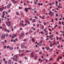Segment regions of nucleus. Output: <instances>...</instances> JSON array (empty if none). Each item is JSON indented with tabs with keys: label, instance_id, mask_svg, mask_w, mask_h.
<instances>
[{
	"label": "nucleus",
	"instance_id": "nucleus-5",
	"mask_svg": "<svg viewBox=\"0 0 64 64\" xmlns=\"http://www.w3.org/2000/svg\"><path fill=\"white\" fill-rule=\"evenodd\" d=\"M24 47V44L23 43L21 45V48H23Z\"/></svg>",
	"mask_w": 64,
	"mask_h": 64
},
{
	"label": "nucleus",
	"instance_id": "nucleus-23",
	"mask_svg": "<svg viewBox=\"0 0 64 64\" xmlns=\"http://www.w3.org/2000/svg\"><path fill=\"white\" fill-rule=\"evenodd\" d=\"M25 22L26 23H28V21L27 20H26Z\"/></svg>",
	"mask_w": 64,
	"mask_h": 64
},
{
	"label": "nucleus",
	"instance_id": "nucleus-2",
	"mask_svg": "<svg viewBox=\"0 0 64 64\" xmlns=\"http://www.w3.org/2000/svg\"><path fill=\"white\" fill-rule=\"evenodd\" d=\"M54 14V13L52 12V11H50L49 12V14L51 16H53V15Z\"/></svg>",
	"mask_w": 64,
	"mask_h": 64
},
{
	"label": "nucleus",
	"instance_id": "nucleus-61",
	"mask_svg": "<svg viewBox=\"0 0 64 64\" xmlns=\"http://www.w3.org/2000/svg\"><path fill=\"white\" fill-rule=\"evenodd\" d=\"M42 49L43 50H44V47H42Z\"/></svg>",
	"mask_w": 64,
	"mask_h": 64
},
{
	"label": "nucleus",
	"instance_id": "nucleus-40",
	"mask_svg": "<svg viewBox=\"0 0 64 64\" xmlns=\"http://www.w3.org/2000/svg\"><path fill=\"white\" fill-rule=\"evenodd\" d=\"M38 19V17L37 16L36 18V20H37Z\"/></svg>",
	"mask_w": 64,
	"mask_h": 64
},
{
	"label": "nucleus",
	"instance_id": "nucleus-9",
	"mask_svg": "<svg viewBox=\"0 0 64 64\" xmlns=\"http://www.w3.org/2000/svg\"><path fill=\"white\" fill-rule=\"evenodd\" d=\"M15 37H16V34H14V35H13L12 36V38L13 39L14 38H15Z\"/></svg>",
	"mask_w": 64,
	"mask_h": 64
},
{
	"label": "nucleus",
	"instance_id": "nucleus-58",
	"mask_svg": "<svg viewBox=\"0 0 64 64\" xmlns=\"http://www.w3.org/2000/svg\"><path fill=\"white\" fill-rule=\"evenodd\" d=\"M58 8H60V6H58Z\"/></svg>",
	"mask_w": 64,
	"mask_h": 64
},
{
	"label": "nucleus",
	"instance_id": "nucleus-36",
	"mask_svg": "<svg viewBox=\"0 0 64 64\" xmlns=\"http://www.w3.org/2000/svg\"><path fill=\"white\" fill-rule=\"evenodd\" d=\"M1 43H2L3 44H4V42H1Z\"/></svg>",
	"mask_w": 64,
	"mask_h": 64
},
{
	"label": "nucleus",
	"instance_id": "nucleus-60",
	"mask_svg": "<svg viewBox=\"0 0 64 64\" xmlns=\"http://www.w3.org/2000/svg\"><path fill=\"white\" fill-rule=\"evenodd\" d=\"M59 42L58 41L57 42V44H59Z\"/></svg>",
	"mask_w": 64,
	"mask_h": 64
},
{
	"label": "nucleus",
	"instance_id": "nucleus-38",
	"mask_svg": "<svg viewBox=\"0 0 64 64\" xmlns=\"http://www.w3.org/2000/svg\"><path fill=\"white\" fill-rule=\"evenodd\" d=\"M49 47H48L47 48V50H49Z\"/></svg>",
	"mask_w": 64,
	"mask_h": 64
},
{
	"label": "nucleus",
	"instance_id": "nucleus-8",
	"mask_svg": "<svg viewBox=\"0 0 64 64\" xmlns=\"http://www.w3.org/2000/svg\"><path fill=\"white\" fill-rule=\"evenodd\" d=\"M24 10L26 12H27L28 10V9L27 8H24Z\"/></svg>",
	"mask_w": 64,
	"mask_h": 64
},
{
	"label": "nucleus",
	"instance_id": "nucleus-7",
	"mask_svg": "<svg viewBox=\"0 0 64 64\" xmlns=\"http://www.w3.org/2000/svg\"><path fill=\"white\" fill-rule=\"evenodd\" d=\"M30 56L32 57H34V55H33V52H32Z\"/></svg>",
	"mask_w": 64,
	"mask_h": 64
},
{
	"label": "nucleus",
	"instance_id": "nucleus-53",
	"mask_svg": "<svg viewBox=\"0 0 64 64\" xmlns=\"http://www.w3.org/2000/svg\"><path fill=\"white\" fill-rule=\"evenodd\" d=\"M60 59H62V57H60Z\"/></svg>",
	"mask_w": 64,
	"mask_h": 64
},
{
	"label": "nucleus",
	"instance_id": "nucleus-24",
	"mask_svg": "<svg viewBox=\"0 0 64 64\" xmlns=\"http://www.w3.org/2000/svg\"><path fill=\"white\" fill-rule=\"evenodd\" d=\"M53 60V58H51L50 59V61H52Z\"/></svg>",
	"mask_w": 64,
	"mask_h": 64
},
{
	"label": "nucleus",
	"instance_id": "nucleus-14",
	"mask_svg": "<svg viewBox=\"0 0 64 64\" xmlns=\"http://www.w3.org/2000/svg\"><path fill=\"white\" fill-rule=\"evenodd\" d=\"M21 36H23L24 35V33L22 32L21 34Z\"/></svg>",
	"mask_w": 64,
	"mask_h": 64
},
{
	"label": "nucleus",
	"instance_id": "nucleus-31",
	"mask_svg": "<svg viewBox=\"0 0 64 64\" xmlns=\"http://www.w3.org/2000/svg\"><path fill=\"white\" fill-rule=\"evenodd\" d=\"M2 15L3 16H4L5 15V14L4 13H3V14H2Z\"/></svg>",
	"mask_w": 64,
	"mask_h": 64
},
{
	"label": "nucleus",
	"instance_id": "nucleus-19",
	"mask_svg": "<svg viewBox=\"0 0 64 64\" xmlns=\"http://www.w3.org/2000/svg\"><path fill=\"white\" fill-rule=\"evenodd\" d=\"M4 49H6V46H4Z\"/></svg>",
	"mask_w": 64,
	"mask_h": 64
},
{
	"label": "nucleus",
	"instance_id": "nucleus-26",
	"mask_svg": "<svg viewBox=\"0 0 64 64\" xmlns=\"http://www.w3.org/2000/svg\"><path fill=\"white\" fill-rule=\"evenodd\" d=\"M53 43H54V44L55 43V40H54Z\"/></svg>",
	"mask_w": 64,
	"mask_h": 64
},
{
	"label": "nucleus",
	"instance_id": "nucleus-33",
	"mask_svg": "<svg viewBox=\"0 0 64 64\" xmlns=\"http://www.w3.org/2000/svg\"><path fill=\"white\" fill-rule=\"evenodd\" d=\"M6 37H8V34H6Z\"/></svg>",
	"mask_w": 64,
	"mask_h": 64
},
{
	"label": "nucleus",
	"instance_id": "nucleus-55",
	"mask_svg": "<svg viewBox=\"0 0 64 64\" xmlns=\"http://www.w3.org/2000/svg\"><path fill=\"white\" fill-rule=\"evenodd\" d=\"M9 30H7V32H9Z\"/></svg>",
	"mask_w": 64,
	"mask_h": 64
},
{
	"label": "nucleus",
	"instance_id": "nucleus-21",
	"mask_svg": "<svg viewBox=\"0 0 64 64\" xmlns=\"http://www.w3.org/2000/svg\"><path fill=\"white\" fill-rule=\"evenodd\" d=\"M32 42H34V38L32 39Z\"/></svg>",
	"mask_w": 64,
	"mask_h": 64
},
{
	"label": "nucleus",
	"instance_id": "nucleus-10",
	"mask_svg": "<svg viewBox=\"0 0 64 64\" xmlns=\"http://www.w3.org/2000/svg\"><path fill=\"white\" fill-rule=\"evenodd\" d=\"M32 21L33 22H36V20L35 19H34L32 20Z\"/></svg>",
	"mask_w": 64,
	"mask_h": 64
},
{
	"label": "nucleus",
	"instance_id": "nucleus-59",
	"mask_svg": "<svg viewBox=\"0 0 64 64\" xmlns=\"http://www.w3.org/2000/svg\"><path fill=\"white\" fill-rule=\"evenodd\" d=\"M29 1H28L27 2V3H29Z\"/></svg>",
	"mask_w": 64,
	"mask_h": 64
},
{
	"label": "nucleus",
	"instance_id": "nucleus-3",
	"mask_svg": "<svg viewBox=\"0 0 64 64\" xmlns=\"http://www.w3.org/2000/svg\"><path fill=\"white\" fill-rule=\"evenodd\" d=\"M7 25L8 26H10V25L11 24V23H10V22H8V23H6Z\"/></svg>",
	"mask_w": 64,
	"mask_h": 64
},
{
	"label": "nucleus",
	"instance_id": "nucleus-13",
	"mask_svg": "<svg viewBox=\"0 0 64 64\" xmlns=\"http://www.w3.org/2000/svg\"><path fill=\"white\" fill-rule=\"evenodd\" d=\"M13 2L14 3V4H16V3H17V2L16 1H13Z\"/></svg>",
	"mask_w": 64,
	"mask_h": 64
},
{
	"label": "nucleus",
	"instance_id": "nucleus-17",
	"mask_svg": "<svg viewBox=\"0 0 64 64\" xmlns=\"http://www.w3.org/2000/svg\"><path fill=\"white\" fill-rule=\"evenodd\" d=\"M7 7L8 8H10V4H8L7 6Z\"/></svg>",
	"mask_w": 64,
	"mask_h": 64
},
{
	"label": "nucleus",
	"instance_id": "nucleus-47",
	"mask_svg": "<svg viewBox=\"0 0 64 64\" xmlns=\"http://www.w3.org/2000/svg\"><path fill=\"white\" fill-rule=\"evenodd\" d=\"M34 13H36V12H37L36 11V10H35L34 11Z\"/></svg>",
	"mask_w": 64,
	"mask_h": 64
},
{
	"label": "nucleus",
	"instance_id": "nucleus-52",
	"mask_svg": "<svg viewBox=\"0 0 64 64\" xmlns=\"http://www.w3.org/2000/svg\"><path fill=\"white\" fill-rule=\"evenodd\" d=\"M42 61H43V60H41V61L40 62H42Z\"/></svg>",
	"mask_w": 64,
	"mask_h": 64
},
{
	"label": "nucleus",
	"instance_id": "nucleus-54",
	"mask_svg": "<svg viewBox=\"0 0 64 64\" xmlns=\"http://www.w3.org/2000/svg\"><path fill=\"white\" fill-rule=\"evenodd\" d=\"M11 36H12V35L11 34H10L9 36L10 37H11Z\"/></svg>",
	"mask_w": 64,
	"mask_h": 64
},
{
	"label": "nucleus",
	"instance_id": "nucleus-4",
	"mask_svg": "<svg viewBox=\"0 0 64 64\" xmlns=\"http://www.w3.org/2000/svg\"><path fill=\"white\" fill-rule=\"evenodd\" d=\"M17 58V56H15L13 58V60H15Z\"/></svg>",
	"mask_w": 64,
	"mask_h": 64
},
{
	"label": "nucleus",
	"instance_id": "nucleus-6",
	"mask_svg": "<svg viewBox=\"0 0 64 64\" xmlns=\"http://www.w3.org/2000/svg\"><path fill=\"white\" fill-rule=\"evenodd\" d=\"M24 20H22L20 22V24H21V25H22V24L24 23Z\"/></svg>",
	"mask_w": 64,
	"mask_h": 64
},
{
	"label": "nucleus",
	"instance_id": "nucleus-43",
	"mask_svg": "<svg viewBox=\"0 0 64 64\" xmlns=\"http://www.w3.org/2000/svg\"><path fill=\"white\" fill-rule=\"evenodd\" d=\"M3 60L4 61H5V58H3Z\"/></svg>",
	"mask_w": 64,
	"mask_h": 64
},
{
	"label": "nucleus",
	"instance_id": "nucleus-30",
	"mask_svg": "<svg viewBox=\"0 0 64 64\" xmlns=\"http://www.w3.org/2000/svg\"><path fill=\"white\" fill-rule=\"evenodd\" d=\"M37 3V2H36V1H34V4H36Z\"/></svg>",
	"mask_w": 64,
	"mask_h": 64
},
{
	"label": "nucleus",
	"instance_id": "nucleus-15",
	"mask_svg": "<svg viewBox=\"0 0 64 64\" xmlns=\"http://www.w3.org/2000/svg\"><path fill=\"white\" fill-rule=\"evenodd\" d=\"M10 50H11V51L13 49V47L12 48L11 47H10Z\"/></svg>",
	"mask_w": 64,
	"mask_h": 64
},
{
	"label": "nucleus",
	"instance_id": "nucleus-51",
	"mask_svg": "<svg viewBox=\"0 0 64 64\" xmlns=\"http://www.w3.org/2000/svg\"><path fill=\"white\" fill-rule=\"evenodd\" d=\"M55 26V27H58V25H56V26Z\"/></svg>",
	"mask_w": 64,
	"mask_h": 64
},
{
	"label": "nucleus",
	"instance_id": "nucleus-18",
	"mask_svg": "<svg viewBox=\"0 0 64 64\" xmlns=\"http://www.w3.org/2000/svg\"><path fill=\"white\" fill-rule=\"evenodd\" d=\"M42 42H43V40H41L40 41V42L39 43V44H41L42 43Z\"/></svg>",
	"mask_w": 64,
	"mask_h": 64
},
{
	"label": "nucleus",
	"instance_id": "nucleus-25",
	"mask_svg": "<svg viewBox=\"0 0 64 64\" xmlns=\"http://www.w3.org/2000/svg\"><path fill=\"white\" fill-rule=\"evenodd\" d=\"M56 17H58V14H56Z\"/></svg>",
	"mask_w": 64,
	"mask_h": 64
},
{
	"label": "nucleus",
	"instance_id": "nucleus-39",
	"mask_svg": "<svg viewBox=\"0 0 64 64\" xmlns=\"http://www.w3.org/2000/svg\"><path fill=\"white\" fill-rule=\"evenodd\" d=\"M46 40L47 41L48 40H49V39L48 38H47L46 39Z\"/></svg>",
	"mask_w": 64,
	"mask_h": 64
},
{
	"label": "nucleus",
	"instance_id": "nucleus-50",
	"mask_svg": "<svg viewBox=\"0 0 64 64\" xmlns=\"http://www.w3.org/2000/svg\"><path fill=\"white\" fill-rule=\"evenodd\" d=\"M11 29L12 30V31H13V30H14V29H13V28H11Z\"/></svg>",
	"mask_w": 64,
	"mask_h": 64
},
{
	"label": "nucleus",
	"instance_id": "nucleus-63",
	"mask_svg": "<svg viewBox=\"0 0 64 64\" xmlns=\"http://www.w3.org/2000/svg\"><path fill=\"white\" fill-rule=\"evenodd\" d=\"M61 28V26H58V28Z\"/></svg>",
	"mask_w": 64,
	"mask_h": 64
},
{
	"label": "nucleus",
	"instance_id": "nucleus-56",
	"mask_svg": "<svg viewBox=\"0 0 64 64\" xmlns=\"http://www.w3.org/2000/svg\"><path fill=\"white\" fill-rule=\"evenodd\" d=\"M0 11H2V8H0Z\"/></svg>",
	"mask_w": 64,
	"mask_h": 64
},
{
	"label": "nucleus",
	"instance_id": "nucleus-37",
	"mask_svg": "<svg viewBox=\"0 0 64 64\" xmlns=\"http://www.w3.org/2000/svg\"><path fill=\"white\" fill-rule=\"evenodd\" d=\"M24 55V54H21V56H23Z\"/></svg>",
	"mask_w": 64,
	"mask_h": 64
},
{
	"label": "nucleus",
	"instance_id": "nucleus-32",
	"mask_svg": "<svg viewBox=\"0 0 64 64\" xmlns=\"http://www.w3.org/2000/svg\"><path fill=\"white\" fill-rule=\"evenodd\" d=\"M2 18H4V16H2Z\"/></svg>",
	"mask_w": 64,
	"mask_h": 64
},
{
	"label": "nucleus",
	"instance_id": "nucleus-57",
	"mask_svg": "<svg viewBox=\"0 0 64 64\" xmlns=\"http://www.w3.org/2000/svg\"><path fill=\"white\" fill-rule=\"evenodd\" d=\"M28 50H26V53H28Z\"/></svg>",
	"mask_w": 64,
	"mask_h": 64
},
{
	"label": "nucleus",
	"instance_id": "nucleus-49",
	"mask_svg": "<svg viewBox=\"0 0 64 64\" xmlns=\"http://www.w3.org/2000/svg\"><path fill=\"white\" fill-rule=\"evenodd\" d=\"M42 54V52H40L39 53V54Z\"/></svg>",
	"mask_w": 64,
	"mask_h": 64
},
{
	"label": "nucleus",
	"instance_id": "nucleus-27",
	"mask_svg": "<svg viewBox=\"0 0 64 64\" xmlns=\"http://www.w3.org/2000/svg\"><path fill=\"white\" fill-rule=\"evenodd\" d=\"M61 22L60 21L59 22V24H60H60H61Z\"/></svg>",
	"mask_w": 64,
	"mask_h": 64
},
{
	"label": "nucleus",
	"instance_id": "nucleus-44",
	"mask_svg": "<svg viewBox=\"0 0 64 64\" xmlns=\"http://www.w3.org/2000/svg\"><path fill=\"white\" fill-rule=\"evenodd\" d=\"M60 40H61L62 39V37H60Z\"/></svg>",
	"mask_w": 64,
	"mask_h": 64
},
{
	"label": "nucleus",
	"instance_id": "nucleus-45",
	"mask_svg": "<svg viewBox=\"0 0 64 64\" xmlns=\"http://www.w3.org/2000/svg\"><path fill=\"white\" fill-rule=\"evenodd\" d=\"M24 41H26V39H24L23 40Z\"/></svg>",
	"mask_w": 64,
	"mask_h": 64
},
{
	"label": "nucleus",
	"instance_id": "nucleus-1",
	"mask_svg": "<svg viewBox=\"0 0 64 64\" xmlns=\"http://www.w3.org/2000/svg\"><path fill=\"white\" fill-rule=\"evenodd\" d=\"M5 37V35L4 34H2V35L1 37V38L2 40H4Z\"/></svg>",
	"mask_w": 64,
	"mask_h": 64
},
{
	"label": "nucleus",
	"instance_id": "nucleus-20",
	"mask_svg": "<svg viewBox=\"0 0 64 64\" xmlns=\"http://www.w3.org/2000/svg\"><path fill=\"white\" fill-rule=\"evenodd\" d=\"M10 48V46H8L7 47H6V48L7 49H8V48Z\"/></svg>",
	"mask_w": 64,
	"mask_h": 64
},
{
	"label": "nucleus",
	"instance_id": "nucleus-12",
	"mask_svg": "<svg viewBox=\"0 0 64 64\" xmlns=\"http://www.w3.org/2000/svg\"><path fill=\"white\" fill-rule=\"evenodd\" d=\"M29 32L30 33H32V32H33V31L32 30H30Z\"/></svg>",
	"mask_w": 64,
	"mask_h": 64
},
{
	"label": "nucleus",
	"instance_id": "nucleus-22",
	"mask_svg": "<svg viewBox=\"0 0 64 64\" xmlns=\"http://www.w3.org/2000/svg\"><path fill=\"white\" fill-rule=\"evenodd\" d=\"M4 30H5L6 32H7V29H4Z\"/></svg>",
	"mask_w": 64,
	"mask_h": 64
},
{
	"label": "nucleus",
	"instance_id": "nucleus-11",
	"mask_svg": "<svg viewBox=\"0 0 64 64\" xmlns=\"http://www.w3.org/2000/svg\"><path fill=\"white\" fill-rule=\"evenodd\" d=\"M8 63L9 64H10L11 63V60H9L8 62Z\"/></svg>",
	"mask_w": 64,
	"mask_h": 64
},
{
	"label": "nucleus",
	"instance_id": "nucleus-64",
	"mask_svg": "<svg viewBox=\"0 0 64 64\" xmlns=\"http://www.w3.org/2000/svg\"><path fill=\"white\" fill-rule=\"evenodd\" d=\"M55 2L56 3H58V2L57 1H56Z\"/></svg>",
	"mask_w": 64,
	"mask_h": 64
},
{
	"label": "nucleus",
	"instance_id": "nucleus-41",
	"mask_svg": "<svg viewBox=\"0 0 64 64\" xmlns=\"http://www.w3.org/2000/svg\"><path fill=\"white\" fill-rule=\"evenodd\" d=\"M7 61H5V63L6 64H7Z\"/></svg>",
	"mask_w": 64,
	"mask_h": 64
},
{
	"label": "nucleus",
	"instance_id": "nucleus-42",
	"mask_svg": "<svg viewBox=\"0 0 64 64\" xmlns=\"http://www.w3.org/2000/svg\"><path fill=\"white\" fill-rule=\"evenodd\" d=\"M20 30H22V28H20Z\"/></svg>",
	"mask_w": 64,
	"mask_h": 64
},
{
	"label": "nucleus",
	"instance_id": "nucleus-28",
	"mask_svg": "<svg viewBox=\"0 0 64 64\" xmlns=\"http://www.w3.org/2000/svg\"><path fill=\"white\" fill-rule=\"evenodd\" d=\"M40 33H41V34H44V33H43V32H42V31H41L40 32Z\"/></svg>",
	"mask_w": 64,
	"mask_h": 64
},
{
	"label": "nucleus",
	"instance_id": "nucleus-35",
	"mask_svg": "<svg viewBox=\"0 0 64 64\" xmlns=\"http://www.w3.org/2000/svg\"><path fill=\"white\" fill-rule=\"evenodd\" d=\"M24 26H25V24H23L22 25V27H24Z\"/></svg>",
	"mask_w": 64,
	"mask_h": 64
},
{
	"label": "nucleus",
	"instance_id": "nucleus-48",
	"mask_svg": "<svg viewBox=\"0 0 64 64\" xmlns=\"http://www.w3.org/2000/svg\"><path fill=\"white\" fill-rule=\"evenodd\" d=\"M60 46H58V48H60Z\"/></svg>",
	"mask_w": 64,
	"mask_h": 64
},
{
	"label": "nucleus",
	"instance_id": "nucleus-62",
	"mask_svg": "<svg viewBox=\"0 0 64 64\" xmlns=\"http://www.w3.org/2000/svg\"><path fill=\"white\" fill-rule=\"evenodd\" d=\"M40 5H41V6H42V5H43L42 3Z\"/></svg>",
	"mask_w": 64,
	"mask_h": 64
},
{
	"label": "nucleus",
	"instance_id": "nucleus-29",
	"mask_svg": "<svg viewBox=\"0 0 64 64\" xmlns=\"http://www.w3.org/2000/svg\"><path fill=\"white\" fill-rule=\"evenodd\" d=\"M51 38V40H52L53 39V37H51L50 38Z\"/></svg>",
	"mask_w": 64,
	"mask_h": 64
},
{
	"label": "nucleus",
	"instance_id": "nucleus-16",
	"mask_svg": "<svg viewBox=\"0 0 64 64\" xmlns=\"http://www.w3.org/2000/svg\"><path fill=\"white\" fill-rule=\"evenodd\" d=\"M37 56H35L34 58V59H36L37 58Z\"/></svg>",
	"mask_w": 64,
	"mask_h": 64
},
{
	"label": "nucleus",
	"instance_id": "nucleus-34",
	"mask_svg": "<svg viewBox=\"0 0 64 64\" xmlns=\"http://www.w3.org/2000/svg\"><path fill=\"white\" fill-rule=\"evenodd\" d=\"M48 30H49L50 31H52V30H51L49 28H48Z\"/></svg>",
	"mask_w": 64,
	"mask_h": 64
},
{
	"label": "nucleus",
	"instance_id": "nucleus-46",
	"mask_svg": "<svg viewBox=\"0 0 64 64\" xmlns=\"http://www.w3.org/2000/svg\"><path fill=\"white\" fill-rule=\"evenodd\" d=\"M4 42L5 43H6V42H7V40H5Z\"/></svg>",
	"mask_w": 64,
	"mask_h": 64
}]
</instances>
